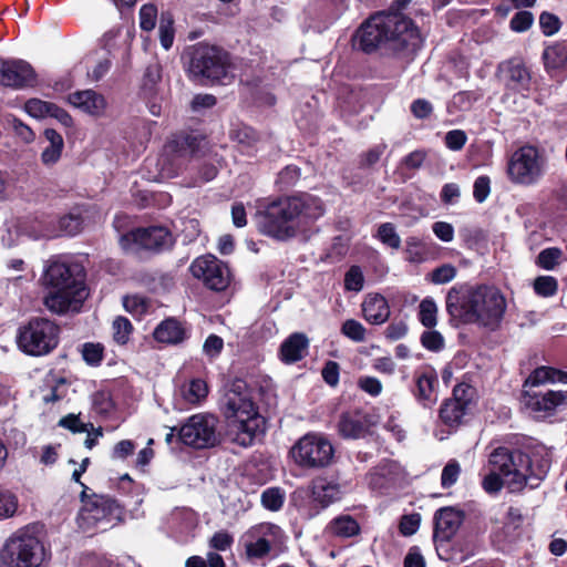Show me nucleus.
Here are the masks:
<instances>
[{"mask_svg":"<svg viewBox=\"0 0 567 567\" xmlns=\"http://www.w3.org/2000/svg\"><path fill=\"white\" fill-rule=\"evenodd\" d=\"M324 210L322 199L309 193L277 196L258 206L257 228L269 238L288 241L322 217Z\"/></svg>","mask_w":567,"mask_h":567,"instance_id":"f257e3e1","label":"nucleus"},{"mask_svg":"<svg viewBox=\"0 0 567 567\" xmlns=\"http://www.w3.org/2000/svg\"><path fill=\"white\" fill-rule=\"evenodd\" d=\"M445 308L454 326L475 323L496 331L504 319L507 302L495 286L455 285L446 293Z\"/></svg>","mask_w":567,"mask_h":567,"instance_id":"f03ea898","label":"nucleus"},{"mask_svg":"<svg viewBox=\"0 0 567 567\" xmlns=\"http://www.w3.org/2000/svg\"><path fill=\"white\" fill-rule=\"evenodd\" d=\"M85 277L82 265L52 260L42 276L43 285L49 289L44 298L47 308L55 313H64L73 302H82L85 298Z\"/></svg>","mask_w":567,"mask_h":567,"instance_id":"7ed1b4c3","label":"nucleus"},{"mask_svg":"<svg viewBox=\"0 0 567 567\" xmlns=\"http://www.w3.org/2000/svg\"><path fill=\"white\" fill-rule=\"evenodd\" d=\"M186 73L189 80L200 85H227L235 79L231 54L224 48L205 41L188 47Z\"/></svg>","mask_w":567,"mask_h":567,"instance_id":"20e7f679","label":"nucleus"},{"mask_svg":"<svg viewBox=\"0 0 567 567\" xmlns=\"http://www.w3.org/2000/svg\"><path fill=\"white\" fill-rule=\"evenodd\" d=\"M221 412L229 422L237 423L238 434L244 435L240 444L250 445L259 427V414L244 379L233 380L221 400Z\"/></svg>","mask_w":567,"mask_h":567,"instance_id":"39448f33","label":"nucleus"},{"mask_svg":"<svg viewBox=\"0 0 567 567\" xmlns=\"http://www.w3.org/2000/svg\"><path fill=\"white\" fill-rule=\"evenodd\" d=\"M61 327L45 317H32L20 323L16 344L20 352L32 358L52 353L60 344Z\"/></svg>","mask_w":567,"mask_h":567,"instance_id":"423d86ee","label":"nucleus"},{"mask_svg":"<svg viewBox=\"0 0 567 567\" xmlns=\"http://www.w3.org/2000/svg\"><path fill=\"white\" fill-rule=\"evenodd\" d=\"M546 157L537 146L525 144L513 152L506 165L508 181L518 186L536 185L545 175Z\"/></svg>","mask_w":567,"mask_h":567,"instance_id":"0eeeda50","label":"nucleus"},{"mask_svg":"<svg viewBox=\"0 0 567 567\" xmlns=\"http://www.w3.org/2000/svg\"><path fill=\"white\" fill-rule=\"evenodd\" d=\"M289 456L298 467L317 471L331 465L334 447L326 435L309 432L295 442Z\"/></svg>","mask_w":567,"mask_h":567,"instance_id":"6e6552de","label":"nucleus"},{"mask_svg":"<svg viewBox=\"0 0 567 567\" xmlns=\"http://www.w3.org/2000/svg\"><path fill=\"white\" fill-rule=\"evenodd\" d=\"M478 394L475 386L467 382H458L452 394L442 401L439 408V420L450 432L465 425L477 405Z\"/></svg>","mask_w":567,"mask_h":567,"instance_id":"1a4fd4ad","label":"nucleus"},{"mask_svg":"<svg viewBox=\"0 0 567 567\" xmlns=\"http://www.w3.org/2000/svg\"><path fill=\"white\" fill-rule=\"evenodd\" d=\"M218 419L210 413L188 416L178 427V443L196 451L208 450L221 443L217 431Z\"/></svg>","mask_w":567,"mask_h":567,"instance_id":"9d476101","label":"nucleus"},{"mask_svg":"<svg viewBox=\"0 0 567 567\" xmlns=\"http://www.w3.org/2000/svg\"><path fill=\"white\" fill-rule=\"evenodd\" d=\"M43 560L42 542L25 533L11 537L0 550V567H40Z\"/></svg>","mask_w":567,"mask_h":567,"instance_id":"9b49d317","label":"nucleus"},{"mask_svg":"<svg viewBox=\"0 0 567 567\" xmlns=\"http://www.w3.org/2000/svg\"><path fill=\"white\" fill-rule=\"evenodd\" d=\"M390 41V9L371 14L351 38L353 50L373 54Z\"/></svg>","mask_w":567,"mask_h":567,"instance_id":"f8f14e48","label":"nucleus"},{"mask_svg":"<svg viewBox=\"0 0 567 567\" xmlns=\"http://www.w3.org/2000/svg\"><path fill=\"white\" fill-rule=\"evenodd\" d=\"M89 491L90 488L83 485L80 493L82 506L79 512V519L85 527H95L101 522L122 520L124 506L113 497L96 493L89 494Z\"/></svg>","mask_w":567,"mask_h":567,"instance_id":"ddd939ff","label":"nucleus"},{"mask_svg":"<svg viewBox=\"0 0 567 567\" xmlns=\"http://www.w3.org/2000/svg\"><path fill=\"white\" fill-rule=\"evenodd\" d=\"M496 75L506 93L527 97L533 90V71L522 56H512L499 62Z\"/></svg>","mask_w":567,"mask_h":567,"instance_id":"4468645a","label":"nucleus"},{"mask_svg":"<svg viewBox=\"0 0 567 567\" xmlns=\"http://www.w3.org/2000/svg\"><path fill=\"white\" fill-rule=\"evenodd\" d=\"M174 244L175 239L171 230L164 226L137 227L121 236L123 248L135 245L154 254L171 250Z\"/></svg>","mask_w":567,"mask_h":567,"instance_id":"2eb2a0df","label":"nucleus"},{"mask_svg":"<svg viewBox=\"0 0 567 567\" xmlns=\"http://www.w3.org/2000/svg\"><path fill=\"white\" fill-rule=\"evenodd\" d=\"M527 458L530 466L519 467V470H516L515 478L507 480V486L511 492H519L525 486L536 488L547 476L551 465L549 452L544 447L536 449L530 455L527 454Z\"/></svg>","mask_w":567,"mask_h":567,"instance_id":"dca6fc26","label":"nucleus"},{"mask_svg":"<svg viewBox=\"0 0 567 567\" xmlns=\"http://www.w3.org/2000/svg\"><path fill=\"white\" fill-rule=\"evenodd\" d=\"M282 529L272 523H261L250 527L245 534V554L249 560L267 558L274 544L282 537Z\"/></svg>","mask_w":567,"mask_h":567,"instance_id":"f3484780","label":"nucleus"},{"mask_svg":"<svg viewBox=\"0 0 567 567\" xmlns=\"http://www.w3.org/2000/svg\"><path fill=\"white\" fill-rule=\"evenodd\" d=\"M189 271L213 291H224L230 285L229 268L213 255L197 257L190 264Z\"/></svg>","mask_w":567,"mask_h":567,"instance_id":"a211bd4d","label":"nucleus"},{"mask_svg":"<svg viewBox=\"0 0 567 567\" xmlns=\"http://www.w3.org/2000/svg\"><path fill=\"white\" fill-rule=\"evenodd\" d=\"M392 54L413 58L423 44L420 28L409 17L392 19Z\"/></svg>","mask_w":567,"mask_h":567,"instance_id":"6ab92c4d","label":"nucleus"},{"mask_svg":"<svg viewBox=\"0 0 567 567\" xmlns=\"http://www.w3.org/2000/svg\"><path fill=\"white\" fill-rule=\"evenodd\" d=\"M38 74L34 68L22 59H4L0 56V85L14 90L34 87Z\"/></svg>","mask_w":567,"mask_h":567,"instance_id":"aec40b11","label":"nucleus"},{"mask_svg":"<svg viewBox=\"0 0 567 567\" xmlns=\"http://www.w3.org/2000/svg\"><path fill=\"white\" fill-rule=\"evenodd\" d=\"M465 518V513L453 506L441 507L433 517V542L453 538Z\"/></svg>","mask_w":567,"mask_h":567,"instance_id":"412c9836","label":"nucleus"},{"mask_svg":"<svg viewBox=\"0 0 567 567\" xmlns=\"http://www.w3.org/2000/svg\"><path fill=\"white\" fill-rule=\"evenodd\" d=\"M489 463L505 477L515 478L516 470L528 467L527 453L499 446L489 456Z\"/></svg>","mask_w":567,"mask_h":567,"instance_id":"4be33fe9","label":"nucleus"},{"mask_svg":"<svg viewBox=\"0 0 567 567\" xmlns=\"http://www.w3.org/2000/svg\"><path fill=\"white\" fill-rule=\"evenodd\" d=\"M441 560L460 565L474 555V545L464 537H453L433 542Z\"/></svg>","mask_w":567,"mask_h":567,"instance_id":"5701e85b","label":"nucleus"},{"mask_svg":"<svg viewBox=\"0 0 567 567\" xmlns=\"http://www.w3.org/2000/svg\"><path fill=\"white\" fill-rule=\"evenodd\" d=\"M370 416L360 409L346 411L340 415L338 432L343 439H359L368 433Z\"/></svg>","mask_w":567,"mask_h":567,"instance_id":"b1692460","label":"nucleus"},{"mask_svg":"<svg viewBox=\"0 0 567 567\" xmlns=\"http://www.w3.org/2000/svg\"><path fill=\"white\" fill-rule=\"evenodd\" d=\"M203 140L204 136L195 132H176L166 142L165 150L176 157H192L200 150Z\"/></svg>","mask_w":567,"mask_h":567,"instance_id":"393cba45","label":"nucleus"},{"mask_svg":"<svg viewBox=\"0 0 567 567\" xmlns=\"http://www.w3.org/2000/svg\"><path fill=\"white\" fill-rule=\"evenodd\" d=\"M437 385V373L431 365L425 367L422 371L415 372L414 395L424 408H431L436 402L437 395L435 389Z\"/></svg>","mask_w":567,"mask_h":567,"instance_id":"a878e982","label":"nucleus"},{"mask_svg":"<svg viewBox=\"0 0 567 567\" xmlns=\"http://www.w3.org/2000/svg\"><path fill=\"white\" fill-rule=\"evenodd\" d=\"M522 399L525 406L534 412H553L565 402L563 391L548 390L545 393L524 390Z\"/></svg>","mask_w":567,"mask_h":567,"instance_id":"bb28decb","label":"nucleus"},{"mask_svg":"<svg viewBox=\"0 0 567 567\" xmlns=\"http://www.w3.org/2000/svg\"><path fill=\"white\" fill-rule=\"evenodd\" d=\"M309 339L302 332H293L280 344L278 357L285 364H295L308 352Z\"/></svg>","mask_w":567,"mask_h":567,"instance_id":"cd10ccee","label":"nucleus"},{"mask_svg":"<svg viewBox=\"0 0 567 567\" xmlns=\"http://www.w3.org/2000/svg\"><path fill=\"white\" fill-rule=\"evenodd\" d=\"M68 100L73 106L93 116H101L106 109L105 97L94 90L76 91Z\"/></svg>","mask_w":567,"mask_h":567,"instance_id":"c85d7f7f","label":"nucleus"},{"mask_svg":"<svg viewBox=\"0 0 567 567\" xmlns=\"http://www.w3.org/2000/svg\"><path fill=\"white\" fill-rule=\"evenodd\" d=\"M362 313L368 322L381 324L390 317V306L382 295L369 293L362 302Z\"/></svg>","mask_w":567,"mask_h":567,"instance_id":"c756f323","label":"nucleus"},{"mask_svg":"<svg viewBox=\"0 0 567 567\" xmlns=\"http://www.w3.org/2000/svg\"><path fill=\"white\" fill-rule=\"evenodd\" d=\"M153 337L157 342L167 344L182 343L186 338V329L176 318H166L153 332Z\"/></svg>","mask_w":567,"mask_h":567,"instance_id":"7c9ffc66","label":"nucleus"},{"mask_svg":"<svg viewBox=\"0 0 567 567\" xmlns=\"http://www.w3.org/2000/svg\"><path fill=\"white\" fill-rule=\"evenodd\" d=\"M43 136L49 142V145L41 153V162L44 166L51 167L60 161L64 148V141L62 135L54 128H45Z\"/></svg>","mask_w":567,"mask_h":567,"instance_id":"2f4dec72","label":"nucleus"},{"mask_svg":"<svg viewBox=\"0 0 567 567\" xmlns=\"http://www.w3.org/2000/svg\"><path fill=\"white\" fill-rule=\"evenodd\" d=\"M329 529L334 537L341 539L351 538L361 533L360 524L349 514L334 517L329 524Z\"/></svg>","mask_w":567,"mask_h":567,"instance_id":"473e14b6","label":"nucleus"},{"mask_svg":"<svg viewBox=\"0 0 567 567\" xmlns=\"http://www.w3.org/2000/svg\"><path fill=\"white\" fill-rule=\"evenodd\" d=\"M546 70H561L567 66V41H557L543 51Z\"/></svg>","mask_w":567,"mask_h":567,"instance_id":"72a5a7b5","label":"nucleus"},{"mask_svg":"<svg viewBox=\"0 0 567 567\" xmlns=\"http://www.w3.org/2000/svg\"><path fill=\"white\" fill-rule=\"evenodd\" d=\"M369 487L378 492L379 494L385 495L390 491V464L386 460H383L381 464L375 466L368 474Z\"/></svg>","mask_w":567,"mask_h":567,"instance_id":"f704fd0d","label":"nucleus"},{"mask_svg":"<svg viewBox=\"0 0 567 567\" xmlns=\"http://www.w3.org/2000/svg\"><path fill=\"white\" fill-rule=\"evenodd\" d=\"M340 488L338 484L317 483L312 488V501L316 507L327 508L339 498Z\"/></svg>","mask_w":567,"mask_h":567,"instance_id":"c9c22d12","label":"nucleus"},{"mask_svg":"<svg viewBox=\"0 0 567 567\" xmlns=\"http://www.w3.org/2000/svg\"><path fill=\"white\" fill-rule=\"evenodd\" d=\"M481 97L482 93L478 91H460L447 103V112L453 114L457 111H468Z\"/></svg>","mask_w":567,"mask_h":567,"instance_id":"e433bc0d","label":"nucleus"},{"mask_svg":"<svg viewBox=\"0 0 567 567\" xmlns=\"http://www.w3.org/2000/svg\"><path fill=\"white\" fill-rule=\"evenodd\" d=\"M439 308L432 297H425L419 303L417 319L426 329H433L437 324Z\"/></svg>","mask_w":567,"mask_h":567,"instance_id":"4c0bfd02","label":"nucleus"},{"mask_svg":"<svg viewBox=\"0 0 567 567\" xmlns=\"http://www.w3.org/2000/svg\"><path fill=\"white\" fill-rule=\"evenodd\" d=\"M158 33L161 45L165 50L171 49L175 38V29L174 17L169 11H163L161 13Z\"/></svg>","mask_w":567,"mask_h":567,"instance_id":"58836bf2","label":"nucleus"},{"mask_svg":"<svg viewBox=\"0 0 567 567\" xmlns=\"http://www.w3.org/2000/svg\"><path fill=\"white\" fill-rule=\"evenodd\" d=\"M301 178V168L295 164L286 165L277 175L276 186L279 190H289Z\"/></svg>","mask_w":567,"mask_h":567,"instance_id":"ea45409f","label":"nucleus"},{"mask_svg":"<svg viewBox=\"0 0 567 567\" xmlns=\"http://www.w3.org/2000/svg\"><path fill=\"white\" fill-rule=\"evenodd\" d=\"M558 369L553 367L542 365L532 371L528 378L524 381L523 388L538 386L546 382H556V373Z\"/></svg>","mask_w":567,"mask_h":567,"instance_id":"a19ab883","label":"nucleus"},{"mask_svg":"<svg viewBox=\"0 0 567 567\" xmlns=\"http://www.w3.org/2000/svg\"><path fill=\"white\" fill-rule=\"evenodd\" d=\"M113 340L120 346H125L134 331L132 322L124 316H117L112 323Z\"/></svg>","mask_w":567,"mask_h":567,"instance_id":"79ce46f5","label":"nucleus"},{"mask_svg":"<svg viewBox=\"0 0 567 567\" xmlns=\"http://www.w3.org/2000/svg\"><path fill=\"white\" fill-rule=\"evenodd\" d=\"M59 229L65 236H76L84 229V218L79 213H69L60 217Z\"/></svg>","mask_w":567,"mask_h":567,"instance_id":"37998d69","label":"nucleus"},{"mask_svg":"<svg viewBox=\"0 0 567 567\" xmlns=\"http://www.w3.org/2000/svg\"><path fill=\"white\" fill-rule=\"evenodd\" d=\"M230 137L233 141L246 146H255L259 140V133L251 126L240 124L230 131Z\"/></svg>","mask_w":567,"mask_h":567,"instance_id":"c03bdc74","label":"nucleus"},{"mask_svg":"<svg viewBox=\"0 0 567 567\" xmlns=\"http://www.w3.org/2000/svg\"><path fill=\"white\" fill-rule=\"evenodd\" d=\"M264 508L270 512H278L285 503V492L280 487H268L260 496Z\"/></svg>","mask_w":567,"mask_h":567,"instance_id":"a18cd8bd","label":"nucleus"},{"mask_svg":"<svg viewBox=\"0 0 567 567\" xmlns=\"http://www.w3.org/2000/svg\"><path fill=\"white\" fill-rule=\"evenodd\" d=\"M83 361L91 367H99L104 359L105 348L100 342H85L81 346Z\"/></svg>","mask_w":567,"mask_h":567,"instance_id":"49530a36","label":"nucleus"},{"mask_svg":"<svg viewBox=\"0 0 567 567\" xmlns=\"http://www.w3.org/2000/svg\"><path fill=\"white\" fill-rule=\"evenodd\" d=\"M563 250L558 247H547L536 257V265L545 270H554L561 260Z\"/></svg>","mask_w":567,"mask_h":567,"instance_id":"de8ad7c7","label":"nucleus"},{"mask_svg":"<svg viewBox=\"0 0 567 567\" xmlns=\"http://www.w3.org/2000/svg\"><path fill=\"white\" fill-rule=\"evenodd\" d=\"M123 307L134 317H142L148 312L150 300L141 295H127L123 297Z\"/></svg>","mask_w":567,"mask_h":567,"instance_id":"09e8293b","label":"nucleus"},{"mask_svg":"<svg viewBox=\"0 0 567 567\" xmlns=\"http://www.w3.org/2000/svg\"><path fill=\"white\" fill-rule=\"evenodd\" d=\"M534 291L537 296L549 298L558 291V280L553 276H538L533 282Z\"/></svg>","mask_w":567,"mask_h":567,"instance_id":"8fccbe9b","label":"nucleus"},{"mask_svg":"<svg viewBox=\"0 0 567 567\" xmlns=\"http://www.w3.org/2000/svg\"><path fill=\"white\" fill-rule=\"evenodd\" d=\"M208 394V385L203 379H193L186 391L184 392V398L192 404H198L204 399H206Z\"/></svg>","mask_w":567,"mask_h":567,"instance_id":"3c124183","label":"nucleus"},{"mask_svg":"<svg viewBox=\"0 0 567 567\" xmlns=\"http://www.w3.org/2000/svg\"><path fill=\"white\" fill-rule=\"evenodd\" d=\"M420 342L423 348L431 352H440L445 347L443 334L433 329H426L420 337Z\"/></svg>","mask_w":567,"mask_h":567,"instance_id":"603ef678","label":"nucleus"},{"mask_svg":"<svg viewBox=\"0 0 567 567\" xmlns=\"http://www.w3.org/2000/svg\"><path fill=\"white\" fill-rule=\"evenodd\" d=\"M364 286V276L358 265H352L344 275V290L359 292Z\"/></svg>","mask_w":567,"mask_h":567,"instance_id":"864d4df0","label":"nucleus"},{"mask_svg":"<svg viewBox=\"0 0 567 567\" xmlns=\"http://www.w3.org/2000/svg\"><path fill=\"white\" fill-rule=\"evenodd\" d=\"M341 333L354 342H362L365 339V328L354 319H347L340 329Z\"/></svg>","mask_w":567,"mask_h":567,"instance_id":"5fc2aeb1","label":"nucleus"},{"mask_svg":"<svg viewBox=\"0 0 567 567\" xmlns=\"http://www.w3.org/2000/svg\"><path fill=\"white\" fill-rule=\"evenodd\" d=\"M51 103L32 97L24 103V111L34 118H44L49 116Z\"/></svg>","mask_w":567,"mask_h":567,"instance_id":"6e6d98bb","label":"nucleus"},{"mask_svg":"<svg viewBox=\"0 0 567 567\" xmlns=\"http://www.w3.org/2000/svg\"><path fill=\"white\" fill-rule=\"evenodd\" d=\"M539 27L544 35L551 37L561 28V21L558 16L543 11L539 16Z\"/></svg>","mask_w":567,"mask_h":567,"instance_id":"4d7b16f0","label":"nucleus"},{"mask_svg":"<svg viewBox=\"0 0 567 567\" xmlns=\"http://www.w3.org/2000/svg\"><path fill=\"white\" fill-rule=\"evenodd\" d=\"M140 28L143 31H152L156 25L157 7L154 3L143 4L140 9Z\"/></svg>","mask_w":567,"mask_h":567,"instance_id":"13d9d810","label":"nucleus"},{"mask_svg":"<svg viewBox=\"0 0 567 567\" xmlns=\"http://www.w3.org/2000/svg\"><path fill=\"white\" fill-rule=\"evenodd\" d=\"M18 509V497L10 491H0V518L12 517Z\"/></svg>","mask_w":567,"mask_h":567,"instance_id":"bf43d9fd","label":"nucleus"},{"mask_svg":"<svg viewBox=\"0 0 567 567\" xmlns=\"http://www.w3.org/2000/svg\"><path fill=\"white\" fill-rule=\"evenodd\" d=\"M456 276V268L451 264H443L435 269H433L430 274L431 282L435 285H443L452 281Z\"/></svg>","mask_w":567,"mask_h":567,"instance_id":"052dcab7","label":"nucleus"},{"mask_svg":"<svg viewBox=\"0 0 567 567\" xmlns=\"http://www.w3.org/2000/svg\"><path fill=\"white\" fill-rule=\"evenodd\" d=\"M461 474V466L456 460H451L443 467L441 473V485L443 488L453 486Z\"/></svg>","mask_w":567,"mask_h":567,"instance_id":"680f3d73","label":"nucleus"},{"mask_svg":"<svg viewBox=\"0 0 567 567\" xmlns=\"http://www.w3.org/2000/svg\"><path fill=\"white\" fill-rule=\"evenodd\" d=\"M534 22V16L530 11H517L509 21V27L513 31L522 33L530 29Z\"/></svg>","mask_w":567,"mask_h":567,"instance_id":"e2e57ef3","label":"nucleus"},{"mask_svg":"<svg viewBox=\"0 0 567 567\" xmlns=\"http://www.w3.org/2000/svg\"><path fill=\"white\" fill-rule=\"evenodd\" d=\"M421 515L419 513H412L403 515L399 520V532L403 536H412L420 528Z\"/></svg>","mask_w":567,"mask_h":567,"instance_id":"0e129e2a","label":"nucleus"},{"mask_svg":"<svg viewBox=\"0 0 567 567\" xmlns=\"http://www.w3.org/2000/svg\"><path fill=\"white\" fill-rule=\"evenodd\" d=\"M491 194V178L487 175L478 176L473 184V197L482 204Z\"/></svg>","mask_w":567,"mask_h":567,"instance_id":"69168bd1","label":"nucleus"},{"mask_svg":"<svg viewBox=\"0 0 567 567\" xmlns=\"http://www.w3.org/2000/svg\"><path fill=\"white\" fill-rule=\"evenodd\" d=\"M321 377L329 386L336 388L340 379V364L332 360L326 361L321 370Z\"/></svg>","mask_w":567,"mask_h":567,"instance_id":"338daca9","label":"nucleus"},{"mask_svg":"<svg viewBox=\"0 0 567 567\" xmlns=\"http://www.w3.org/2000/svg\"><path fill=\"white\" fill-rule=\"evenodd\" d=\"M358 388L371 396H378L382 392V383L375 377L362 375L358 379Z\"/></svg>","mask_w":567,"mask_h":567,"instance_id":"774afa93","label":"nucleus"}]
</instances>
